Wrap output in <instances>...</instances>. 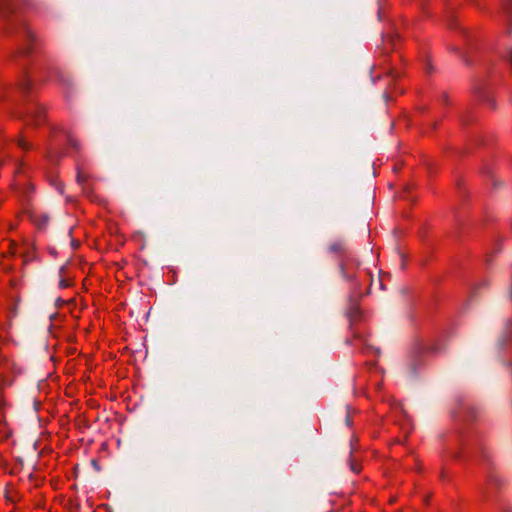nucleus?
Segmentation results:
<instances>
[{
  "instance_id": "f257e3e1",
  "label": "nucleus",
  "mask_w": 512,
  "mask_h": 512,
  "mask_svg": "<svg viewBox=\"0 0 512 512\" xmlns=\"http://www.w3.org/2000/svg\"><path fill=\"white\" fill-rule=\"evenodd\" d=\"M17 8L16 0H0V34L22 37L25 43L19 48V53L26 55L30 52L33 34L18 14Z\"/></svg>"
},
{
  "instance_id": "f03ea898",
  "label": "nucleus",
  "mask_w": 512,
  "mask_h": 512,
  "mask_svg": "<svg viewBox=\"0 0 512 512\" xmlns=\"http://www.w3.org/2000/svg\"><path fill=\"white\" fill-rule=\"evenodd\" d=\"M340 272L346 281L353 283V286L351 287V298H357L360 296V285L358 281L362 278V276H365L367 279L371 278L369 271L361 270L358 273H352L349 271V265L343 263L340 264Z\"/></svg>"
},
{
  "instance_id": "412c9836",
  "label": "nucleus",
  "mask_w": 512,
  "mask_h": 512,
  "mask_svg": "<svg viewBox=\"0 0 512 512\" xmlns=\"http://www.w3.org/2000/svg\"><path fill=\"white\" fill-rule=\"evenodd\" d=\"M479 286H483V287L488 286V281H487V280H483V281H481V283L479 284Z\"/></svg>"
},
{
  "instance_id": "6e6552de",
  "label": "nucleus",
  "mask_w": 512,
  "mask_h": 512,
  "mask_svg": "<svg viewBox=\"0 0 512 512\" xmlns=\"http://www.w3.org/2000/svg\"><path fill=\"white\" fill-rule=\"evenodd\" d=\"M420 364L417 361H412L407 369V377L415 378L417 376V368Z\"/></svg>"
},
{
  "instance_id": "6ab92c4d",
  "label": "nucleus",
  "mask_w": 512,
  "mask_h": 512,
  "mask_svg": "<svg viewBox=\"0 0 512 512\" xmlns=\"http://www.w3.org/2000/svg\"><path fill=\"white\" fill-rule=\"evenodd\" d=\"M59 286L61 288H66V287L69 286V283L66 280H64V279H61L60 282H59Z\"/></svg>"
},
{
  "instance_id": "393cba45",
  "label": "nucleus",
  "mask_w": 512,
  "mask_h": 512,
  "mask_svg": "<svg viewBox=\"0 0 512 512\" xmlns=\"http://www.w3.org/2000/svg\"><path fill=\"white\" fill-rule=\"evenodd\" d=\"M509 296L512 299V287H510V289H509Z\"/></svg>"
},
{
  "instance_id": "b1692460",
  "label": "nucleus",
  "mask_w": 512,
  "mask_h": 512,
  "mask_svg": "<svg viewBox=\"0 0 512 512\" xmlns=\"http://www.w3.org/2000/svg\"><path fill=\"white\" fill-rule=\"evenodd\" d=\"M378 281H379V284H380L381 289H385V287H384V285H383V283H382V280H381V279H379Z\"/></svg>"
},
{
  "instance_id": "423d86ee",
  "label": "nucleus",
  "mask_w": 512,
  "mask_h": 512,
  "mask_svg": "<svg viewBox=\"0 0 512 512\" xmlns=\"http://www.w3.org/2000/svg\"><path fill=\"white\" fill-rule=\"evenodd\" d=\"M462 417L464 420H470V419H475L477 414H478V410L476 407L472 406V405H466L463 407L462 409Z\"/></svg>"
},
{
  "instance_id": "a878e982",
  "label": "nucleus",
  "mask_w": 512,
  "mask_h": 512,
  "mask_svg": "<svg viewBox=\"0 0 512 512\" xmlns=\"http://www.w3.org/2000/svg\"><path fill=\"white\" fill-rule=\"evenodd\" d=\"M349 421H350V420H349V417L347 416V417H346V423H347L348 425H349V423H350Z\"/></svg>"
},
{
  "instance_id": "7ed1b4c3",
  "label": "nucleus",
  "mask_w": 512,
  "mask_h": 512,
  "mask_svg": "<svg viewBox=\"0 0 512 512\" xmlns=\"http://www.w3.org/2000/svg\"><path fill=\"white\" fill-rule=\"evenodd\" d=\"M477 452L484 455V449L482 444L479 442L477 438H462L460 441V450L455 452L454 457L459 459L462 457H472Z\"/></svg>"
},
{
  "instance_id": "4be33fe9",
  "label": "nucleus",
  "mask_w": 512,
  "mask_h": 512,
  "mask_svg": "<svg viewBox=\"0 0 512 512\" xmlns=\"http://www.w3.org/2000/svg\"><path fill=\"white\" fill-rule=\"evenodd\" d=\"M48 220H49L48 216H43L42 223L46 224L48 222Z\"/></svg>"
},
{
  "instance_id": "0eeeda50",
  "label": "nucleus",
  "mask_w": 512,
  "mask_h": 512,
  "mask_svg": "<svg viewBox=\"0 0 512 512\" xmlns=\"http://www.w3.org/2000/svg\"><path fill=\"white\" fill-rule=\"evenodd\" d=\"M328 250L329 252L335 254L344 253L346 250L345 242L343 240H337L329 245Z\"/></svg>"
},
{
  "instance_id": "2eb2a0df",
  "label": "nucleus",
  "mask_w": 512,
  "mask_h": 512,
  "mask_svg": "<svg viewBox=\"0 0 512 512\" xmlns=\"http://www.w3.org/2000/svg\"><path fill=\"white\" fill-rule=\"evenodd\" d=\"M68 138V143L71 147H73L74 149H78V142L73 139L72 137H70L69 135L67 136Z\"/></svg>"
},
{
  "instance_id": "ddd939ff",
  "label": "nucleus",
  "mask_w": 512,
  "mask_h": 512,
  "mask_svg": "<svg viewBox=\"0 0 512 512\" xmlns=\"http://www.w3.org/2000/svg\"><path fill=\"white\" fill-rule=\"evenodd\" d=\"M18 146L23 150H29L31 148V144L25 141L23 138L18 140Z\"/></svg>"
},
{
  "instance_id": "9b49d317",
  "label": "nucleus",
  "mask_w": 512,
  "mask_h": 512,
  "mask_svg": "<svg viewBox=\"0 0 512 512\" xmlns=\"http://www.w3.org/2000/svg\"><path fill=\"white\" fill-rule=\"evenodd\" d=\"M18 86H19V89L22 90L23 92L28 91L29 86H30V82H29L28 78L26 76L23 77V79H21L19 81Z\"/></svg>"
},
{
  "instance_id": "a211bd4d",
  "label": "nucleus",
  "mask_w": 512,
  "mask_h": 512,
  "mask_svg": "<svg viewBox=\"0 0 512 512\" xmlns=\"http://www.w3.org/2000/svg\"><path fill=\"white\" fill-rule=\"evenodd\" d=\"M76 180L79 184H82L84 182V177L83 175L81 174V172H78L77 173V177H76Z\"/></svg>"
},
{
  "instance_id": "1a4fd4ad",
  "label": "nucleus",
  "mask_w": 512,
  "mask_h": 512,
  "mask_svg": "<svg viewBox=\"0 0 512 512\" xmlns=\"http://www.w3.org/2000/svg\"><path fill=\"white\" fill-rule=\"evenodd\" d=\"M476 93L478 94L479 98L483 101H485L488 105L491 107H495V102L493 99H491L486 92H482L480 88L476 89Z\"/></svg>"
},
{
  "instance_id": "f3484780",
  "label": "nucleus",
  "mask_w": 512,
  "mask_h": 512,
  "mask_svg": "<svg viewBox=\"0 0 512 512\" xmlns=\"http://www.w3.org/2000/svg\"><path fill=\"white\" fill-rule=\"evenodd\" d=\"M34 258V255L32 252H29L24 255V263H28L29 261H32Z\"/></svg>"
},
{
  "instance_id": "39448f33",
  "label": "nucleus",
  "mask_w": 512,
  "mask_h": 512,
  "mask_svg": "<svg viewBox=\"0 0 512 512\" xmlns=\"http://www.w3.org/2000/svg\"><path fill=\"white\" fill-rule=\"evenodd\" d=\"M27 123L31 125H41L45 120L44 108L40 105H36L33 109L29 110L26 117Z\"/></svg>"
},
{
  "instance_id": "9d476101",
  "label": "nucleus",
  "mask_w": 512,
  "mask_h": 512,
  "mask_svg": "<svg viewBox=\"0 0 512 512\" xmlns=\"http://www.w3.org/2000/svg\"><path fill=\"white\" fill-rule=\"evenodd\" d=\"M487 173L491 177V183L494 189H499L503 186V181L495 178L490 170H487Z\"/></svg>"
},
{
  "instance_id": "20e7f679",
  "label": "nucleus",
  "mask_w": 512,
  "mask_h": 512,
  "mask_svg": "<svg viewBox=\"0 0 512 512\" xmlns=\"http://www.w3.org/2000/svg\"><path fill=\"white\" fill-rule=\"evenodd\" d=\"M502 485V479L495 472L491 471L489 467L486 471L485 486L481 488V493L484 499H489L493 496L494 490Z\"/></svg>"
},
{
  "instance_id": "f8f14e48",
  "label": "nucleus",
  "mask_w": 512,
  "mask_h": 512,
  "mask_svg": "<svg viewBox=\"0 0 512 512\" xmlns=\"http://www.w3.org/2000/svg\"><path fill=\"white\" fill-rule=\"evenodd\" d=\"M61 156H62V155H61V153H60V152H58V151H54V152L49 151V152H48V154H47V157H48V159H49L50 161H56V160H58Z\"/></svg>"
},
{
  "instance_id": "4468645a",
  "label": "nucleus",
  "mask_w": 512,
  "mask_h": 512,
  "mask_svg": "<svg viewBox=\"0 0 512 512\" xmlns=\"http://www.w3.org/2000/svg\"><path fill=\"white\" fill-rule=\"evenodd\" d=\"M358 312H359V308L357 307L356 304H353L348 315H349V317H356L358 315Z\"/></svg>"
},
{
  "instance_id": "aec40b11",
  "label": "nucleus",
  "mask_w": 512,
  "mask_h": 512,
  "mask_svg": "<svg viewBox=\"0 0 512 512\" xmlns=\"http://www.w3.org/2000/svg\"><path fill=\"white\" fill-rule=\"evenodd\" d=\"M478 288H479V286H475V287L472 288V290H471V297L475 296L476 291H477Z\"/></svg>"
},
{
  "instance_id": "5701e85b",
  "label": "nucleus",
  "mask_w": 512,
  "mask_h": 512,
  "mask_svg": "<svg viewBox=\"0 0 512 512\" xmlns=\"http://www.w3.org/2000/svg\"><path fill=\"white\" fill-rule=\"evenodd\" d=\"M58 191L62 194L63 193V186L62 185H59L57 187Z\"/></svg>"
},
{
  "instance_id": "bb28decb",
  "label": "nucleus",
  "mask_w": 512,
  "mask_h": 512,
  "mask_svg": "<svg viewBox=\"0 0 512 512\" xmlns=\"http://www.w3.org/2000/svg\"><path fill=\"white\" fill-rule=\"evenodd\" d=\"M503 512H508V510L506 508H503Z\"/></svg>"
},
{
  "instance_id": "dca6fc26",
  "label": "nucleus",
  "mask_w": 512,
  "mask_h": 512,
  "mask_svg": "<svg viewBox=\"0 0 512 512\" xmlns=\"http://www.w3.org/2000/svg\"><path fill=\"white\" fill-rule=\"evenodd\" d=\"M350 469L354 473H358L360 471V466H358L354 461L350 460Z\"/></svg>"
}]
</instances>
